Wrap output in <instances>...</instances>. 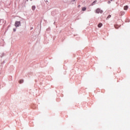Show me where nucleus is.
Instances as JSON below:
<instances>
[{
	"label": "nucleus",
	"mask_w": 130,
	"mask_h": 130,
	"mask_svg": "<svg viewBox=\"0 0 130 130\" xmlns=\"http://www.w3.org/2000/svg\"><path fill=\"white\" fill-rule=\"evenodd\" d=\"M95 13L96 14H102V13H103V11H102L101 9H100V8H98L96 9V10H95Z\"/></svg>",
	"instance_id": "1"
},
{
	"label": "nucleus",
	"mask_w": 130,
	"mask_h": 130,
	"mask_svg": "<svg viewBox=\"0 0 130 130\" xmlns=\"http://www.w3.org/2000/svg\"><path fill=\"white\" fill-rule=\"evenodd\" d=\"M21 25V22L20 21H16L15 23V27H19V26Z\"/></svg>",
	"instance_id": "2"
},
{
	"label": "nucleus",
	"mask_w": 130,
	"mask_h": 130,
	"mask_svg": "<svg viewBox=\"0 0 130 130\" xmlns=\"http://www.w3.org/2000/svg\"><path fill=\"white\" fill-rule=\"evenodd\" d=\"M102 23H99V24L98 25V27H99V28H101V27H102Z\"/></svg>",
	"instance_id": "3"
},
{
	"label": "nucleus",
	"mask_w": 130,
	"mask_h": 130,
	"mask_svg": "<svg viewBox=\"0 0 130 130\" xmlns=\"http://www.w3.org/2000/svg\"><path fill=\"white\" fill-rule=\"evenodd\" d=\"M36 9V7H35V6H32L31 9L32 10V11H35Z\"/></svg>",
	"instance_id": "4"
},
{
	"label": "nucleus",
	"mask_w": 130,
	"mask_h": 130,
	"mask_svg": "<svg viewBox=\"0 0 130 130\" xmlns=\"http://www.w3.org/2000/svg\"><path fill=\"white\" fill-rule=\"evenodd\" d=\"M128 9V6H125L124 7V10H126Z\"/></svg>",
	"instance_id": "5"
},
{
	"label": "nucleus",
	"mask_w": 130,
	"mask_h": 130,
	"mask_svg": "<svg viewBox=\"0 0 130 130\" xmlns=\"http://www.w3.org/2000/svg\"><path fill=\"white\" fill-rule=\"evenodd\" d=\"M87 10V8L86 7H83L82 8V11H85Z\"/></svg>",
	"instance_id": "6"
},
{
	"label": "nucleus",
	"mask_w": 130,
	"mask_h": 130,
	"mask_svg": "<svg viewBox=\"0 0 130 130\" xmlns=\"http://www.w3.org/2000/svg\"><path fill=\"white\" fill-rule=\"evenodd\" d=\"M118 27H119V26H118L117 24H115V28L116 29H118Z\"/></svg>",
	"instance_id": "7"
},
{
	"label": "nucleus",
	"mask_w": 130,
	"mask_h": 130,
	"mask_svg": "<svg viewBox=\"0 0 130 130\" xmlns=\"http://www.w3.org/2000/svg\"><path fill=\"white\" fill-rule=\"evenodd\" d=\"M23 82H24V80H20L19 81V84H22V83H23Z\"/></svg>",
	"instance_id": "8"
},
{
	"label": "nucleus",
	"mask_w": 130,
	"mask_h": 130,
	"mask_svg": "<svg viewBox=\"0 0 130 130\" xmlns=\"http://www.w3.org/2000/svg\"><path fill=\"white\" fill-rule=\"evenodd\" d=\"M97 2V1H94L93 3H92V6L95 5V3Z\"/></svg>",
	"instance_id": "9"
},
{
	"label": "nucleus",
	"mask_w": 130,
	"mask_h": 130,
	"mask_svg": "<svg viewBox=\"0 0 130 130\" xmlns=\"http://www.w3.org/2000/svg\"><path fill=\"white\" fill-rule=\"evenodd\" d=\"M110 18H111V16L110 15H109L107 19H110Z\"/></svg>",
	"instance_id": "10"
},
{
	"label": "nucleus",
	"mask_w": 130,
	"mask_h": 130,
	"mask_svg": "<svg viewBox=\"0 0 130 130\" xmlns=\"http://www.w3.org/2000/svg\"><path fill=\"white\" fill-rule=\"evenodd\" d=\"M13 31H14V32H16V28H14Z\"/></svg>",
	"instance_id": "11"
},
{
	"label": "nucleus",
	"mask_w": 130,
	"mask_h": 130,
	"mask_svg": "<svg viewBox=\"0 0 130 130\" xmlns=\"http://www.w3.org/2000/svg\"><path fill=\"white\" fill-rule=\"evenodd\" d=\"M80 7H81V5H78V8H80Z\"/></svg>",
	"instance_id": "12"
},
{
	"label": "nucleus",
	"mask_w": 130,
	"mask_h": 130,
	"mask_svg": "<svg viewBox=\"0 0 130 130\" xmlns=\"http://www.w3.org/2000/svg\"><path fill=\"white\" fill-rule=\"evenodd\" d=\"M108 4H110V1H109V2H108Z\"/></svg>",
	"instance_id": "13"
},
{
	"label": "nucleus",
	"mask_w": 130,
	"mask_h": 130,
	"mask_svg": "<svg viewBox=\"0 0 130 130\" xmlns=\"http://www.w3.org/2000/svg\"><path fill=\"white\" fill-rule=\"evenodd\" d=\"M30 1H32V0H30Z\"/></svg>",
	"instance_id": "14"
}]
</instances>
